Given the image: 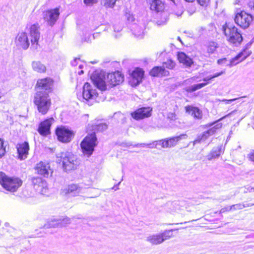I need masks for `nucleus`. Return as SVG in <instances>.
I'll return each mask as SVG.
<instances>
[{"mask_svg": "<svg viewBox=\"0 0 254 254\" xmlns=\"http://www.w3.org/2000/svg\"><path fill=\"white\" fill-rule=\"evenodd\" d=\"M53 80L50 78L38 79L37 92L34 96V103L39 113L45 115L49 111L51 101L49 94L52 91Z\"/></svg>", "mask_w": 254, "mask_h": 254, "instance_id": "f257e3e1", "label": "nucleus"}, {"mask_svg": "<svg viewBox=\"0 0 254 254\" xmlns=\"http://www.w3.org/2000/svg\"><path fill=\"white\" fill-rule=\"evenodd\" d=\"M91 79L94 85H91L88 82H86L83 87L82 99L87 102H89L90 100H95L97 98L98 93L96 88H98L101 91H105L107 89L104 74L95 71L92 74Z\"/></svg>", "mask_w": 254, "mask_h": 254, "instance_id": "f03ea898", "label": "nucleus"}, {"mask_svg": "<svg viewBox=\"0 0 254 254\" xmlns=\"http://www.w3.org/2000/svg\"><path fill=\"white\" fill-rule=\"evenodd\" d=\"M107 128L108 125L106 123L95 124L92 123L88 125L87 132H88V134L80 143L81 148L84 154L89 156L92 154L94 147L96 145V133L103 132Z\"/></svg>", "mask_w": 254, "mask_h": 254, "instance_id": "7ed1b4c3", "label": "nucleus"}, {"mask_svg": "<svg viewBox=\"0 0 254 254\" xmlns=\"http://www.w3.org/2000/svg\"><path fill=\"white\" fill-rule=\"evenodd\" d=\"M223 32L227 41L234 46H238L243 41L242 34L232 24L226 23L222 27Z\"/></svg>", "mask_w": 254, "mask_h": 254, "instance_id": "20e7f679", "label": "nucleus"}, {"mask_svg": "<svg viewBox=\"0 0 254 254\" xmlns=\"http://www.w3.org/2000/svg\"><path fill=\"white\" fill-rule=\"evenodd\" d=\"M57 162H62L63 169L65 172L75 170L78 165L76 157L68 152H61L57 154Z\"/></svg>", "mask_w": 254, "mask_h": 254, "instance_id": "39448f33", "label": "nucleus"}, {"mask_svg": "<svg viewBox=\"0 0 254 254\" xmlns=\"http://www.w3.org/2000/svg\"><path fill=\"white\" fill-rule=\"evenodd\" d=\"M22 183V181L18 177H9L0 172V184L6 190L15 192L21 186Z\"/></svg>", "mask_w": 254, "mask_h": 254, "instance_id": "423d86ee", "label": "nucleus"}, {"mask_svg": "<svg viewBox=\"0 0 254 254\" xmlns=\"http://www.w3.org/2000/svg\"><path fill=\"white\" fill-rule=\"evenodd\" d=\"M173 230H165L162 233L149 236L147 238V241L153 245L160 244L172 236Z\"/></svg>", "mask_w": 254, "mask_h": 254, "instance_id": "0eeeda50", "label": "nucleus"}, {"mask_svg": "<svg viewBox=\"0 0 254 254\" xmlns=\"http://www.w3.org/2000/svg\"><path fill=\"white\" fill-rule=\"evenodd\" d=\"M234 20L238 26L242 28L246 29L250 25L253 20V17L245 11H241L236 14Z\"/></svg>", "mask_w": 254, "mask_h": 254, "instance_id": "6e6552de", "label": "nucleus"}, {"mask_svg": "<svg viewBox=\"0 0 254 254\" xmlns=\"http://www.w3.org/2000/svg\"><path fill=\"white\" fill-rule=\"evenodd\" d=\"M234 111H232L231 113L226 115V116H224V117L221 118L219 120H218L217 121L213 122L211 124H209L207 125V127H211L213 125H216L207 130V131H204L203 133H202L201 134V137H202V139L203 141H204L206 140L210 136L214 134L216 131V130L220 128L222 126V124L221 123H219V121H222L224 118L229 117L231 114H232Z\"/></svg>", "mask_w": 254, "mask_h": 254, "instance_id": "1a4fd4ad", "label": "nucleus"}, {"mask_svg": "<svg viewBox=\"0 0 254 254\" xmlns=\"http://www.w3.org/2000/svg\"><path fill=\"white\" fill-rule=\"evenodd\" d=\"M56 133L58 140L64 143L69 142L73 136V132L64 127H57Z\"/></svg>", "mask_w": 254, "mask_h": 254, "instance_id": "9d476101", "label": "nucleus"}, {"mask_svg": "<svg viewBox=\"0 0 254 254\" xmlns=\"http://www.w3.org/2000/svg\"><path fill=\"white\" fill-rule=\"evenodd\" d=\"M34 169L36 173L44 178H48L53 173V170L50 167L49 163L41 161L37 163Z\"/></svg>", "mask_w": 254, "mask_h": 254, "instance_id": "9b49d317", "label": "nucleus"}, {"mask_svg": "<svg viewBox=\"0 0 254 254\" xmlns=\"http://www.w3.org/2000/svg\"><path fill=\"white\" fill-rule=\"evenodd\" d=\"M246 52V50L240 54H239L237 56H236L234 59L231 60L229 62H228V61L226 58H223L221 59H219L217 61V63L220 65H224L227 66H232L233 65H236L240 62H242L245 60L246 58L249 56V54L245 55V53Z\"/></svg>", "mask_w": 254, "mask_h": 254, "instance_id": "f8f14e48", "label": "nucleus"}, {"mask_svg": "<svg viewBox=\"0 0 254 254\" xmlns=\"http://www.w3.org/2000/svg\"><path fill=\"white\" fill-rule=\"evenodd\" d=\"M60 15L58 8H55L44 11L43 14V18L48 25L52 26L55 24Z\"/></svg>", "mask_w": 254, "mask_h": 254, "instance_id": "ddd939ff", "label": "nucleus"}, {"mask_svg": "<svg viewBox=\"0 0 254 254\" xmlns=\"http://www.w3.org/2000/svg\"><path fill=\"white\" fill-rule=\"evenodd\" d=\"M30 36L31 37V47L34 49H37L38 41L40 37L39 32V26L38 24L32 25L30 28Z\"/></svg>", "mask_w": 254, "mask_h": 254, "instance_id": "4468645a", "label": "nucleus"}, {"mask_svg": "<svg viewBox=\"0 0 254 254\" xmlns=\"http://www.w3.org/2000/svg\"><path fill=\"white\" fill-rule=\"evenodd\" d=\"M152 111V108L150 107H143L138 108L131 113V116L132 118L135 120H139L145 118L150 117Z\"/></svg>", "mask_w": 254, "mask_h": 254, "instance_id": "2eb2a0df", "label": "nucleus"}, {"mask_svg": "<svg viewBox=\"0 0 254 254\" xmlns=\"http://www.w3.org/2000/svg\"><path fill=\"white\" fill-rule=\"evenodd\" d=\"M15 43L19 48L27 50L30 45L29 40L26 32H19L15 39Z\"/></svg>", "mask_w": 254, "mask_h": 254, "instance_id": "dca6fc26", "label": "nucleus"}, {"mask_svg": "<svg viewBox=\"0 0 254 254\" xmlns=\"http://www.w3.org/2000/svg\"><path fill=\"white\" fill-rule=\"evenodd\" d=\"M124 75L119 71L110 73L107 76V82L113 86L119 84L124 81Z\"/></svg>", "mask_w": 254, "mask_h": 254, "instance_id": "f3484780", "label": "nucleus"}, {"mask_svg": "<svg viewBox=\"0 0 254 254\" xmlns=\"http://www.w3.org/2000/svg\"><path fill=\"white\" fill-rule=\"evenodd\" d=\"M70 223V219L65 217L61 219H54L45 224L44 227L46 228L64 227Z\"/></svg>", "mask_w": 254, "mask_h": 254, "instance_id": "a211bd4d", "label": "nucleus"}, {"mask_svg": "<svg viewBox=\"0 0 254 254\" xmlns=\"http://www.w3.org/2000/svg\"><path fill=\"white\" fill-rule=\"evenodd\" d=\"M16 149L18 154V159L23 160L27 157L29 150V143L25 141L22 143H18L16 145Z\"/></svg>", "mask_w": 254, "mask_h": 254, "instance_id": "6ab92c4d", "label": "nucleus"}, {"mask_svg": "<svg viewBox=\"0 0 254 254\" xmlns=\"http://www.w3.org/2000/svg\"><path fill=\"white\" fill-rule=\"evenodd\" d=\"M54 119L51 118L41 123L38 127L39 133L42 135L45 136L50 133V127Z\"/></svg>", "mask_w": 254, "mask_h": 254, "instance_id": "aec40b11", "label": "nucleus"}, {"mask_svg": "<svg viewBox=\"0 0 254 254\" xmlns=\"http://www.w3.org/2000/svg\"><path fill=\"white\" fill-rule=\"evenodd\" d=\"M188 135L186 134H182L178 136H173L165 138L166 146L167 148H171L175 146L179 141L182 139H185Z\"/></svg>", "mask_w": 254, "mask_h": 254, "instance_id": "412c9836", "label": "nucleus"}, {"mask_svg": "<svg viewBox=\"0 0 254 254\" xmlns=\"http://www.w3.org/2000/svg\"><path fill=\"white\" fill-rule=\"evenodd\" d=\"M146 2L150 9L156 12L162 11L164 9V4L161 0H146Z\"/></svg>", "mask_w": 254, "mask_h": 254, "instance_id": "4be33fe9", "label": "nucleus"}, {"mask_svg": "<svg viewBox=\"0 0 254 254\" xmlns=\"http://www.w3.org/2000/svg\"><path fill=\"white\" fill-rule=\"evenodd\" d=\"M186 111L195 119H200L202 117L201 111L197 107L187 106L185 107Z\"/></svg>", "mask_w": 254, "mask_h": 254, "instance_id": "5701e85b", "label": "nucleus"}, {"mask_svg": "<svg viewBox=\"0 0 254 254\" xmlns=\"http://www.w3.org/2000/svg\"><path fill=\"white\" fill-rule=\"evenodd\" d=\"M211 79H212V77L211 75H209L203 79V80L205 82L198 83L187 87L186 88V90L188 92H193L206 86L207 84V82Z\"/></svg>", "mask_w": 254, "mask_h": 254, "instance_id": "b1692460", "label": "nucleus"}, {"mask_svg": "<svg viewBox=\"0 0 254 254\" xmlns=\"http://www.w3.org/2000/svg\"><path fill=\"white\" fill-rule=\"evenodd\" d=\"M178 59L181 63H182L187 67H190L193 63L192 59L184 52L178 53Z\"/></svg>", "mask_w": 254, "mask_h": 254, "instance_id": "393cba45", "label": "nucleus"}, {"mask_svg": "<svg viewBox=\"0 0 254 254\" xmlns=\"http://www.w3.org/2000/svg\"><path fill=\"white\" fill-rule=\"evenodd\" d=\"M62 190V193L65 194H70L72 196H75L80 193L81 189L76 185H71Z\"/></svg>", "mask_w": 254, "mask_h": 254, "instance_id": "a878e982", "label": "nucleus"}, {"mask_svg": "<svg viewBox=\"0 0 254 254\" xmlns=\"http://www.w3.org/2000/svg\"><path fill=\"white\" fill-rule=\"evenodd\" d=\"M169 72L166 70L164 67L155 66L153 67L149 73L152 76H165L168 74Z\"/></svg>", "mask_w": 254, "mask_h": 254, "instance_id": "bb28decb", "label": "nucleus"}, {"mask_svg": "<svg viewBox=\"0 0 254 254\" xmlns=\"http://www.w3.org/2000/svg\"><path fill=\"white\" fill-rule=\"evenodd\" d=\"M144 75V71L140 68H136L132 72L131 76L136 81V84H139L141 81Z\"/></svg>", "mask_w": 254, "mask_h": 254, "instance_id": "cd10ccee", "label": "nucleus"}, {"mask_svg": "<svg viewBox=\"0 0 254 254\" xmlns=\"http://www.w3.org/2000/svg\"><path fill=\"white\" fill-rule=\"evenodd\" d=\"M222 146L221 145L214 147L210 153L207 156L208 160L218 158L222 152Z\"/></svg>", "mask_w": 254, "mask_h": 254, "instance_id": "c85d7f7f", "label": "nucleus"}, {"mask_svg": "<svg viewBox=\"0 0 254 254\" xmlns=\"http://www.w3.org/2000/svg\"><path fill=\"white\" fill-rule=\"evenodd\" d=\"M33 69L39 73H43L46 71V66L39 61H34L32 63Z\"/></svg>", "mask_w": 254, "mask_h": 254, "instance_id": "c756f323", "label": "nucleus"}, {"mask_svg": "<svg viewBox=\"0 0 254 254\" xmlns=\"http://www.w3.org/2000/svg\"><path fill=\"white\" fill-rule=\"evenodd\" d=\"M31 182L34 187L37 186L44 189L47 186L46 181L39 177L32 178Z\"/></svg>", "mask_w": 254, "mask_h": 254, "instance_id": "7c9ffc66", "label": "nucleus"}, {"mask_svg": "<svg viewBox=\"0 0 254 254\" xmlns=\"http://www.w3.org/2000/svg\"><path fill=\"white\" fill-rule=\"evenodd\" d=\"M133 34L138 38H142L143 35L144 29L141 26L134 25L132 27Z\"/></svg>", "mask_w": 254, "mask_h": 254, "instance_id": "2f4dec72", "label": "nucleus"}, {"mask_svg": "<svg viewBox=\"0 0 254 254\" xmlns=\"http://www.w3.org/2000/svg\"><path fill=\"white\" fill-rule=\"evenodd\" d=\"M218 48V44L214 42H209L207 46V53L209 56L210 54H213Z\"/></svg>", "mask_w": 254, "mask_h": 254, "instance_id": "473e14b6", "label": "nucleus"}, {"mask_svg": "<svg viewBox=\"0 0 254 254\" xmlns=\"http://www.w3.org/2000/svg\"><path fill=\"white\" fill-rule=\"evenodd\" d=\"M118 0H101V4L106 8H113Z\"/></svg>", "mask_w": 254, "mask_h": 254, "instance_id": "72a5a7b5", "label": "nucleus"}, {"mask_svg": "<svg viewBox=\"0 0 254 254\" xmlns=\"http://www.w3.org/2000/svg\"><path fill=\"white\" fill-rule=\"evenodd\" d=\"M152 146H154V148H157L160 149L158 146H160L161 148H166L165 138L154 141L152 143Z\"/></svg>", "mask_w": 254, "mask_h": 254, "instance_id": "f704fd0d", "label": "nucleus"}, {"mask_svg": "<svg viewBox=\"0 0 254 254\" xmlns=\"http://www.w3.org/2000/svg\"><path fill=\"white\" fill-rule=\"evenodd\" d=\"M162 16L163 17L164 20H158L157 21L156 23H157V25H158V26H162V25H165L168 20V16L167 13L164 12L162 14Z\"/></svg>", "mask_w": 254, "mask_h": 254, "instance_id": "c9c22d12", "label": "nucleus"}, {"mask_svg": "<svg viewBox=\"0 0 254 254\" xmlns=\"http://www.w3.org/2000/svg\"><path fill=\"white\" fill-rule=\"evenodd\" d=\"M175 66V63L172 60H168L163 63V67H165L168 69H173Z\"/></svg>", "mask_w": 254, "mask_h": 254, "instance_id": "e433bc0d", "label": "nucleus"}, {"mask_svg": "<svg viewBox=\"0 0 254 254\" xmlns=\"http://www.w3.org/2000/svg\"><path fill=\"white\" fill-rule=\"evenodd\" d=\"M232 207L233 211L240 210V209H242L245 208L244 203H240L234 204V205H232Z\"/></svg>", "mask_w": 254, "mask_h": 254, "instance_id": "4c0bfd02", "label": "nucleus"}, {"mask_svg": "<svg viewBox=\"0 0 254 254\" xmlns=\"http://www.w3.org/2000/svg\"><path fill=\"white\" fill-rule=\"evenodd\" d=\"M5 153V149L3 146V141L0 139V158H1Z\"/></svg>", "mask_w": 254, "mask_h": 254, "instance_id": "58836bf2", "label": "nucleus"}, {"mask_svg": "<svg viewBox=\"0 0 254 254\" xmlns=\"http://www.w3.org/2000/svg\"><path fill=\"white\" fill-rule=\"evenodd\" d=\"M152 143H149V144H146V143H138L136 144H134L133 147H148L150 148H154V146H152Z\"/></svg>", "mask_w": 254, "mask_h": 254, "instance_id": "ea45409f", "label": "nucleus"}, {"mask_svg": "<svg viewBox=\"0 0 254 254\" xmlns=\"http://www.w3.org/2000/svg\"><path fill=\"white\" fill-rule=\"evenodd\" d=\"M198 3L202 6H207L210 2V0H196Z\"/></svg>", "mask_w": 254, "mask_h": 254, "instance_id": "a19ab883", "label": "nucleus"}, {"mask_svg": "<svg viewBox=\"0 0 254 254\" xmlns=\"http://www.w3.org/2000/svg\"><path fill=\"white\" fill-rule=\"evenodd\" d=\"M202 137H201V134L198 135L196 138L192 142L193 145L194 146L195 144L200 143L201 142H202Z\"/></svg>", "mask_w": 254, "mask_h": 254, "instance_id": "79ce46f5", "label": "nucleus"}, {"mask_svg": "<svg viewBox=\"0 0 254 254\" xmlns=\"http://www.w3.org/2000/svg\"><path fill=\"white\" fill-rule=\"evenodd\" d=\"M232 209H232V205L231 206H227V207H225L224 208H222L220 210V212L221 213H225V212H227V211H232V210H233Z\"/></svg>", "mask_w": 254, "mask_h": 254, "instance_id": "37998d69", "label": "nucleus"}, {"mask_svg": "<svg viewBox=\"0 0 254 254\" xmlns=\"http://www.w3.org/2000/svg\"><path fill=\"white\" fill-rule=\"evenodd\" d=\"M248 158L250 161L253 163L254 165V150L251 151L248 155Z\"/></svg>", "mask_w": 254, "mask_h": 254, "instance_id": "c03bdc74", "label": "nucleus"}, {"mask_svg": "<svg viewBox=\"0 0 254 254\" xmlns=\"http://www.w3.org/2000/svg\"><path fill=\"white\" fill-rule=\"evenodd\" d=\"M97 2V0H84V3L87 5H91Z\"/></svg>", "mask_w": 254, "mask_h": 254, "instance_id": "a18cd8bd", "label": "nucleus"}, {"mask_svg": "<svg viewBox=\"0 0 254 254\" xmlns=\"http://www.w3.org/2000/svg\"><path fill=\"white\" fill-rule=\"evenodd\" d=\"M115 32H120L122 30V27L120 25H115L114 26Z\"/></svg>", "mask_w": 254, "mask_h": 254, "instance_id": "49530a36", "label": "nucleus"}, {"mask_svg": "<svg viewBox=\"0 0 254 254\" xmlns=\"http://www.w3.org/2000/svg\"><path fill=\"white\" fill-rule=\"evenodd\" d=\"M224 73H225V71H221L220 72L216 73L214 74H213V75H211V76L212 77V78L213 79V78H214L215 77H217L221 75Z\"/></svg>", "mask_w": 254, "mask_h": 254, "instance_id": "de8ad7c7", "label": "nucleus"}, {"mask_svg": "<svg viewBox=\"0 0 254 254\" xmlns=\"http://www.w3.org/2000/svg\"><path fill=\"white\" fill-rule=\"evenodd\" d=\"M238 98H234V99H229V100L224 99L222 100V101L225 102L226 104H230L231 102H232L233 101L236 100Z\"/></svg>", "mask_w": 254, "mask_h": 254, "instance_id": "09e8293b", "label": "nucleus"}, {"mask_svg": "<svg viewBox=\"0 0 254 254\" xmlns=\"http://www.w3.org/2000/svg\"><path fill=\"white\" fill-rule=\"evenodd\" d=\"M254 191V188L252 187H248V188H245L244 190V193L248 192H252Z\"/></svg>", "mask_w": 254, "mask_h": 254, "instance_id": "8fccbe9b", "label": "nucleus"}, {"mask_svg": "<svg viewBox=\"0 0 254 254\" xmlns=\"http://www.w3.org/2000/svg\"><path fill=\"white\" fill-rule=\"evenodd\" d=\"M134 145L132 144L130 142H123L122 143V146H124V147H130V146L133 147Z\"/></svg>", "mask_w": 254, "mask_h": 254, "instance_id": "3c124183", "label": "nucleus"}, {"mask_svg": "<svg viewBox=\"0 0 254 254\" xmlns=\"http://www.w3.org/2000/svg\"><path fill=\"white\" fill-rule=\"evenodd\" d=\"M183 13V10L182 8H181V9L179 11H178V12H177L175 13V14H176V15H177V16H178V17H179V16H181V15H182Z\"/></svg>", "mask_w": 254, "mask_h": 254, "instance_id": "603ef678", "label": "nucleus"}, {"mask_svg": "<svg viewBox=\"0 0 254 254\" xmlns=\"http://www.w3.org/2000/svg\"><path fill=\"white\" fill-rule=\"evenodd\" d=\"M254 203H245V207H250V206H254Z\"/></svg>", "mask_w": 254, "mask_h": 254, "instance_id": "864d4df0", "label": "nucleus"}, {"mask_svg": "<svg viewBox=\"0 0 254 254\" xmlns=\"http://www.w3.org/2000/svg\"><path fill=\"white\" fill-rule=\"evenodd\" d=\"M77 60V59H75L73 61H72V62H71V64H72L73 66H75V65H76V60Z\"/></svg>", "mask_w": 254, "mask_h": 254, "instance_id": "5fc2aeb1", "label": "nucleus"}, {"mask_svg": "<svg viewBox=\"0 0 254 254\" xmlns=\"http://www.w3.org/2000/svg\"><path fill=\"white\" fill-rule=\"evenodd\" d=\"M252 42H249L247 45V48H249L252 45Z\"/></svg>", "mask_w": 254, "mask_h": 254, "instance_id": "6e6d98bb", "label": "nucleus"}, {"mask_svg": "<svg viewBox=\"0 0 254 254\" xmlns=\"http://www.w3.org/2000/svg\"><path fill=\"white\" fill-rule=\"evenodd\" d=\"M197 78H198L197 76H193V77L191 78V79H192L193 80H195Z\"/></svg>", "mask_w": 254, "mask_h": 254, "instance_id": "4d7b16f0", "label": "nucleus"}, {"mask_svg": "<svg viewBox=\"0 0 254 254\" xmlns=\"http://www.w3.org/2000/svg\"><path fill=\"white\" fill-rule=\"evenodd\" d=\"M185 1L189 2H193L194 0H185Z\"/></svg>", "mask_w": 254, "mask_h": 254, "instance_id": "13d9d810", "label": "nucleus"}, {"mask_svg": "<svg viewBox=\"0 0 254 254\" xmlns=\"http://www.w3.org/2000/svg\"><path fill=\"white\" fill-rule=\"evenodd\" d=\"M83 73V70H81V71H79V72H78V74L79 75H81V74H82Z\"/></svg>", "mask_w": 254, "mask_h": 254, "instance_id": "bf43d9fd", "label": "nucleus"}, {"mask_svg": "<svg viewBox=\"0 0 254 254\" xmlns=\"http://www.w3.org/2000/svg\"><path fill=\"white\" fill-rule=\"evenodd\" d=\"M178 40L179 41H180V42H182L181 40V38H180V37H178Z\"/></svg>", "mask_w": 254, "mask_h": 254, "instance_id": "052dcab7", "label": "nucleus"}, {"mask_svg": "<svg viewBox=\"0 0 254 254\" xmlns=\"http://www.w3.org/2000/svg\"><path fill=\"white\" fill-rule=\"evenodd\" d=\"M82 67H83V65H79V68H82Z\"/></svg>", "mask_w": 254, "mask_h": 254, "instance_id": "680f3d73", "label": "nucleus"}, {"mask_svg": "<svg viewBox=\"0 0 254 254\" xmlns=\"http://www.w3.org/2000/svg\"><path fill=\"white\" fill-rule=\"evenodd\" d=\"M240 2V1L239 0L238 2H235V4H239Z\"/></svg>", "mask_w": 254, "mask_h": 254, "instance_id": "e2e57ef3", "label": "nucleus"}, {"mask_svg": "<svg viewBox=\"0 0 254 254\" xmlns=\"http://www.w3.org/2000/svg\"><path fill=\"white\" fill-rule=\"evenodd\" d=\"M115 37L116 38H117V35H115Z\"/></svg>", "mask_w": 254, "mask_h": 254, "instance_id": "0e129e2a", "label": "nucleus"}, {"mask_svg": "<svg viewBox=\"0 0 254 254\" xmlns=\"http://www.w3.org/2000/svg\"><path fill=\"white\" fill-rule=\"evenodd\" d=\"M172 203H175V204L177 203V202H173Z\"/></svg>", "mask_w": 254, "mask_h": 254, "instance_id": "69168bd1", "label": "nucleus"}]
</instances>
